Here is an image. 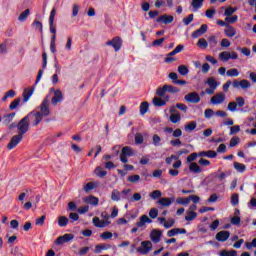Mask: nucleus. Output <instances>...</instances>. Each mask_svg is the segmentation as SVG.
<instances>
[{"mask_svg": "<svg viewBox=\"0 0 256 256\" xmlns=\"http://www.w3.org/2000/svg\"><path fill=\"white\" fill-rule=\"evenodd\" d=\"M63 101V92L61 90L57 89L54 91V96L51 99L52 105H57L58 103H61Z\"/></svg>", "mask_w": 256, "mask_h": 256, "instance_id": "a211bd4d", "label": "nucleus"}, {"mask_svg": "<svg viewBox=\"0 0 256 256\" xmlns=\"http://www.w3.org/2000/svg\"><path fill=\"white\" fill-rule=\"evenodd\" d=\"M23 141V135L18 134V135H14L10 142L7 145V149H9V151H11L12 149H15V147L18 146V144Z\"/></svg>", "mask_w": 256, "mask_h": 256, "instance_id": "1a4fd4ad", "label": "nucleus"}, {"mask_svg": "<svg viewBox=\"0 0 256 256\" xmlns=\"http://www.w3.org/2000/svg\"><path fill=\"white\" fill-rule=\"evenodd\" d=\"M34 92H35V87L25 88L23 92V102L27 103V101H29V99H31V97L33 96Z\"/></svg>", "mask_w": 256, "mask_h": 256, "instance_id": "5701e85b", "label": "nucleus"}, {"mask_svg": "<svg viewBox=\"0 0 256 256\" xmlns=\"http://www.w3.org/2000/svg\"><path fill=\"white\" fill-rule=\"evenodd\" d=\"M225 101V95L223 92L217 93L210 99L212 105H221Z\"/></svg>", "mask_w": 256, "mask_h": 256, "instance_id": "2eb2a0df", "label": "nucleus"}, {"mask_svg": "<svg viewBox=\"0 0 256 256\" xmlns=\"http://www.w3.org/2000/svg\"><path fill=\"white\" fill-rule=\"evenodd\" d=\"M195 219H197V212L188 211L187 215L185 216V221H195Z\"/></svg>", "mask_w": 256, "mask_h": 256, "instance_id": "c9c22d12", "label": "nucleus"}, {"mask_svg": "<svg viewBox=\"0 0 256 256\" xmlns=\"http://www.w3.org/2000/svg\"><path fill=\"white\" fill-rule=\"evenodd\" d=\"M146 223H153V220H151V218H149L147 215H142L140 220L136 222V227L141 229V227H145Z\"/></svg>", "mask_w": 256, "mask_h": 256, "instance_id": "412c9836", "label": "nucleus"}, {"mask_svg": "<svg viewBox=\"0 0 256 256\" xmlns=\"http://www.w3.org/2000/svg\"><path fill=\"white\" fill-rule=\"evenodd\" d=\"M134 141H135L136 145H142V143L145 141V139L143 138V134L136 133Z\"/></svg>", "mask_w": 256, "mask_h": 256, "instance_id": "de8ad7c7", "label": "nucleus"}, {"mask_svg": "<svg viewBox=\"0 0 256 256\" xmlns=\"http://www.w3.org/2000/svg\"><path fill=\"white\" fill-rule=\"evenodd\" d=\"M26 117H28L29 123H31L32 121V127H37V125H39V123L43 121L41 114L39 113V111H36V110L29 112L26 115Z\"/></svg>", "mask_w": 256, "mask_h": 256, "instance_id": "f03ea898", "label": "nucleus"}, {"mask_svg": "<svg viewBox=\"0 0 256 256\" xmlns=\"http://www.w3.org/2000/svg\"><path fill=\"white\" fill-rule=\"evenodd\" d=\"M94 173L97 175V177H100V179H103L104 177L107 176V171L103 170V167L98 166L95 170Z\"/></svg>", "mask_w": 256, "mask_h": 256, "instance_id": "c85d7f7f", "label": "nucleus"}, {"mask_svg": "<svg viewBox=\"0 0 256 256\" xmlns=\"http://www.w3.org/2000/svg\"><path fill=\"white\" fill-rule=\"evenodd\" d=\"M173 21H175V17H173L172 15H161L160 17H158L156 19L157 23H163L164 25H169L171 24Z\"/></svg>", "mask_w": 256, "mask_h": 256, "instance_id": "ddd939ff", "label": "nucleus"}, {"mask_svg": "<svg viewBox=\"0 0 256 256\" xmlns=\"http://www.w3.org/2000/svg\"><path fill=\"white\" fill-rule=\"evenodd\" d=\"M20 103H21V98H16L15 100H13L11 102V104L9 105L10 111H14V109H17V107H19Z\"/></svg>", "mask_w": 256, "mask_h": 256, "instance_id": "79ce46f5", "label": "nucleus"}, {"mask_svg": "<svg viewBox=\"0 0 256 256\" xmlns=\"http://www.w3.org/2000/svg\"><path fill=\"white\" fill-rule=\"evenodd\" d=\"M239 131H241V126H239V125L232 126L230 128L229 135H237V133H239Z\"/></svg>", "mask_w": 256, "mask_h": 256, "instance_id": "e2e57ef3", "label": "nucleus"}, {"mask_svg": "<svg viewBox=\"0 0 256 256\" xmlns=\"http://www.w3.org/2000/svg\"><path fill=\"white\" fill-rule=\"evenodd\" d=\"M41 118L49 117L51 115V109L49 108V99L44 98L42 103L40 104V111H38Z\"/></svg>", "mask_w": 256, "mask_h": 256, "instance_id": "20e7f679", "label": "nucleus"}, {"mask_svg": "<svg viewBox=\"0 0 256 256\" xmlns=\"http://www.w3.org/2000/svg\"><path fill=\"white\" fill-rule=\"evenodd\" d=\"M226 28L227 29L224 30L226 37H235V35H237V30H235L231 25L228 24Z\"/></svg>", "mask_w": 256, "mask_h": 256, "instance_id": "a878e982", "label": "nucleus"}, {"mask_svg": "<svg viewBox=\"0 0 256 256\" xmlns=\"http://www.w3.org/2000/svg\"><path fill=\"white\" fill-rule=\"evenodd\" d=\"M205 0H192V7L193 9H195V11H197L198 9H201V7H203V3Z\"/></svg>", "mask_w": 256, "mask_h": 256, "instance_id": "f704fd0d", "label": "nucleus"}, {"mask_svg": "<svg viewBox=\"0 0 256 256\" xmlns=\"http://www.w3.org/2000/svg\"><path fill=\"white\" fill-rule=\"evenodd\" d=\"M111 200L116 201V202L121 201V192H119V190H117V189L112 190Z\"/></svg>", "mask_w": 256, "mask_h": 256, "instance_id": "c756f323", "label": "nucleus"}, {"mask_svg": "<svg viewBox=\"0 0 256 256\" xmlns=\"http://www.w3.org/2000/svg\"><path fill=\"white\" fill-rule=\"evenodd\" d=\"M149 111V102H142L140 105V115H145Z\"/></svg>", "mask_w": 256, "mask_h": 256, "instance_id": "58836bf2", "label": "nucleus"}, {"mask_svg": "<svg viewBox=\"0 0 256 256\" xmlns=\"http://www.w3.org/2000/svg\"><path fill=\"white\" fill-rule=\"evenodd\" d=\"M235 11H237V8L228 7L224 11V16L225 17H231V15H233V13H235Z\"/></svg>", "mask_w": 256, "mask_h": 256, "instance_id": "13d9d810", "label": "nucleus"}, {"mask_svg": "<svg viewBox=\"0 0 256 256\" xmlns=\"http://www.w3.org/2000/svg\"><path fill=\"white\" fill-rule=\"evenodd\" d=\"M30 13H31V10H29V9L24 10V11L19 15L18 21H22V22L25 21V20L27 19V17H29Z\"/></svg>", "mask_w": 256, "mask_h": 256, "instance_id": "c03bdc74", "label": "nucleus"}, {"mask_svg": "<svg viewBox=\"0 0 256 256\" xmlns=\"http://www.w3.org/2000/svg\"><path fill=\"white\" fill-rule=\"evenodd\" d=\"M229 237H231V232H229L227 230H222L216 234V239L220 243H225V241H227L229 239Z\"/></svg>", "mask_w": 256, "mask_h": 256, "instance_id": "dca6fc26", "label": "nucleus"}, {"mask_svg": "<svg viewBox=\"0 0 256 256\" xmlns=\"http://www.w3.org/2000/svg\"><path fill=\"white\" fill-rule=\"evenodd\" d=\"M31 123L29 122V117L25 116L17 123L18 134L24 136L27 131H29Z\"/></svg>", "mask_w": 256, "mask_h": 256, "instance_id": "f257e3e1", "label": "nucleus"}, {"mask_svg": "<svg viewBox=\"0 0 256 256\" xmlns=\"http://www.w3.org/2000/svg\"><path fill=\"white\" fill-rule=\"evenodd\" d=\"M209 29V26L207 24H202L201 27L194 32H192V39H199L201 35H205L207 33V30Z\"/></svg>", "mask_w": 256, "mask_h": 256, "instance_id": "f8f14e48", "label": "nucleus"}, {"mask_svg": "<svg viewBox=\"0 0 256 256\" xmlns=\"http://www.w3.org/2000/svg\"><path fill=\"white\" fill-rule=\"evenodd\" d=\"M94 227H98L103 229V227H107V225H111V221L109 220H101L99 217H94L92 220Z\"/></svg>", "mask_w": 256, "mask_h": 256, "instance_id": "4468645a", "label": "nucleus"}, {"mask_svg": "<svg viewBox=\"0 0 256 256\" xmlns=\"http://www.w3.org/2000/svg\"><path fill=\"white\" fill-rule=\"evenodd\" d=\"M226 23L229 25V23L233 24V23H237V21H239V16L234 15V16H227L225 18Z\"/></svg>", "mask_w": 256, "mask_h": 256, "instance_id": "3c124183", "label": "nucleus"}, {"mask_svg": "<svg viewBox=\"0 0 256 256\" xmlns=\"http://www.w3.org/2000/svg\"><path fill=\"white\" fill-rule=\"evenodd\" d=\"M162 236H163V231H161L159 229H154L150 233V239L154 243H159V241H161Z\"/></svg>", "mask_w": 256, "mask_h": 256, "instance_id": "f3484780", "label": "nucleus"}, {"mask_svg": "<svg viewBox=\"0 0 256 256\" xmlns=\"http://www.w3.org/2000/svg\"><path fill=\"white\" fill-rule=\"evenodd\" d=\"M159 205L162 207H169L171 204L175 203V197H162L158 200Z\"/></svg>", "mask_w": 256, "mask_h": 256, "instance_id": "6ab92c4d", "label": "nucleus"}, {"mask_svg": "<svg viewBox=\"0 0 256 256\" xmlns=\"http://www.w3.org/2000/svg\"><path fill=\"white\" fill-rule=\"evenodd\" d=\"M197 47L200 49H207L209 47V42L205 38H200L197 42Z\"/></svg>", "mask_w": 256, "mask_h": 256, "instance_id": "72a5a7b5", "label": "nucleus"}, {"mask_svg": "<svg viewBox=\"0 0 256 256\" xmlns=\"http://www.w3.org/2000/svg\"><path fill=\"white\" fill-rule=\"evenodd\" d=\"M184 100L187 103L197 104L201 101V96H199V93L197 92H191L184 97Z\"/></svg>", "mask_w": 256, "mask_h": 256, "instance_id": "9d476101", "label": "nucleus"}, {"mask_svg": "<svg viewBox=\"0 0 256 256\" xmlns=\"http://www.w3.org/2000/svg\"><path fill=\"white\" fill-rule=\"evenodd\" d=\"M232 86L234 89H243L244 91H247V89H251V82L246 79H243L241 81L234 80L232 82Z\"/></svg>", "mask_w": 256, "mask_h": 256, "instance_id": "423d86ee", "label": "nucleus"}, {"mask_svg": "<svg viewBox=\"0 0 256 256\" xmlns=\"http://www.w3.org/2000/svg\"><path fill=\"white\" fill-rule=\"evenodd\" d=\"M153 249V244L151 241H142L141 247L137 248V252L140 253V255H149V251Z\"/></svg>", "mask_w": 256, "mask_h": 256, "instance_id": "0eeeda50", "label": "nucleus"}, {"mask_svg": "<svg viewBox=\"0 0 256 256\" xmlns=\"http://www.w3.org/2000/svg\"><path fill=\"white\" fill-rule=\"evenodd\" d=\"M219 255L220 256H236L237 252L236 250H230V251L223 250V251H220Z\"/></svg>", "mask_w": 256, "mask_h": 256, "instance_id": "603ef678", "label": "nucleus"}, {"mask_svg": "<svg viewBox=\"0 0 256 256\" xmlns=\"http://www.w3.org/2000/svg\"><path fill=\"white\" fill-rule=\"evenodd\" d=\"M220 61H223L224 63H227L229 59H231V53L224 51L219 54Z\"/></svg>", "mask_w": 256, "mask_h": 256, "instance_id": "473e14b6", "label": "nucleus"}, {"mask_svg": "<svg viewBox=\"0 0 256 256\" xmlns=\"http://www.w3.org/2000/svg\"><path fill=\"white\" fill-rule=\"evenodd\" d=\"M168 79H171L172 83L174 85H177V82L179 81V75H177V73H175V72H171L168 75Z\"/></svg>", "mask_w": 256, "mask_h": 256, "instance_id": "8fccbe9b", "label": "nucleus"}, {"mask_svg": "<svg viewBox=\"0 0 256 256\" xmlns=\"http://www.w3.org/2000/svg\"><path fill=\"white\" fill-rule=\"evenodd\" d=\"M165 93H167V88H165V85L163 87H159L157 90H156V95L158 97H165Z\"/></svg>", "mask_w": 256, "mask_h": 256, "instance_id": "6e6d98bb", "label": "nucleus"}, {"mask_svg": "<svg viewBox=\"0 0 256 256\" xmlns=\"http://www.w3.org/2000/svg\"><path fill=\"white\" fill-rule=\"evenodd\" d=\"M84 203H86V205H93V207H97V205H99V198L90 195V196H86L83 199Z\"/></svg>", "mask_w": 256, "mask_h": 256, "instance_id": "aec40b11", "label": "nucleus"}, {"mask_svg": "<svg viewBox=\"0 0 256 256\" xmlns=\"http://www.w3.org/2000/svg\"><path fill=\"white\" fill-rule=\"evenodd\" d=\"M176 203L178 204V205H189V197H187V198H181V197H179V198H177L176 199Z\"/></svg>", "mask_w": 256, "mask_h": 256, "instance_id": "052dcab7", "label": "nucleus"}, {"mask_svg": "<svg viewBox=\"0 0 256 256\" xmlns=\"http://www.w3.org/2000/svg\"><path fill=\"white\" fill-rule=\"evenodd\" d=\"M228 109L232 112L235 113L237 111V102L232 101L228 104Z\"/></svg>", "mask_w": 256, "mask_h": 256, "instance_id": "774afa93", "label": "nucleus"}, {"mask_svg": "<svg viewBox=\"0 0 256 256\" xmlns=\"http://www.w3.org/2000/svg\"><path fill=\"white\" fill-rule=\"evenodd\" d=\"M206 84L211 88V89H217L219 87V84L217 83V80L215 78L210 77L207 79Z\"/></svg>", "mask_w": 256, "mask_h": 256, "instance_id": "2f4dec72", "label": "nucleus"}, {"mask_svg": "<svg viewBox=\"0 0 256 256\" xmlns=\"http://www.w3.org/2000/svg\"><path fill=\"white\" fill-rule=\"evenodd\" d=\"M231 205H232L233 207H237V205H239V194L234 193V194L231 196Z\"/></svg>", "mask_w": 256, "mask_h": 256, "instance_id": "09e8293b", "label": "nucleus"}, {"mask_svg": "<svg viewBox=\"0 0 256 256\" xmlns=\"http://www.w3.org/2000/svg\"><path fill=\"white\" fill-rule=\"evenodd\" d=\"M73 239H75V235H73L71 233L64 234L56 239L55 244L63 245L64 243H69V241H73Z\"/></svg>", "mask_w": 256, "mask_h": 256, "instance_id": "9b49d317", "label": "nucleus"}, {"mask_svg": "<svg viewBox=\"0 0 256 256\" xmlns=\"http://www.w3.org/2000/svg\"><path fill=\"white\" fill-rule=\"evenodd\" d=\"M198 165H200V167H209V165H211V161L201 158L198 160Z\"/></svg>", "mask_w": 256, "mask_h": 256, "instance_id": "4d7b16f0", "label": "nucleus"}, {"mask_svg": "<svg viewBox=\"0 0 256 256\" xmlns=\"http://www.w3.org/2000/svg\"><path fill=\"white\" fill-rule=\"evenodd\" d=\"M56 14H57V10L53 8L49 16V27H50V33H52V35H57V28H55V25H54Z\"/></svg>", "mask_w": 256, "mask_h": 256, "instance_id": "6e6552de", "label": "nucleus"}, {"mask_svg": "<svg viewBox=\"0 0 256 256\" xmlns=\"http://www.w3.org/2000/svg\"><path fill=\"white\" fill-rule=\"evenodd\" d=\"M106 45L108 47H113L114 51L117 52L121 50V47H123V40L121 39V37L116 36L112 40L107 41Z\"/></svg>", "mask_w": 256, "mask_h": 256, "instance_id": "39448f33", "label": "nucleus"}, {"mask_svg": "<svg viewBox=\"0 0 256 256\" xmlns=\"http://www.w3.org/2000/svg\"><path fill=\"white\" fill-rule=\"evenodd\" d=\"M213 115H215V111H213V109L208 108L204 111V117L206 119H211V117H213Z\"/></svg>", "mask_w": 256, "mask_h": 256, "instance_id": "0e129e2a", "label": "nucleus"}, {"mask_svg": "<svg viewBox=\"0 0 256 256\" xmlns=\"http://www.w3.org/2000/svg\"><path fill=\"white\" fill-rule=\"evenodd\" d=\"M161 195H162V193H161V191H159V190H154V191H152L151 193H150V197L152 198V199H159L160 197H161Z\"/></svg>", "mask_w": 256, "mask_h": 256, "instance_id": "338daca9", "label": "nucleus"}, {"mask_svg": "<svg viewBox=\"0 0 256 256\" xmlns=\"http://www.w3.org/2000/svg\"><path fill=\"white\" fill-rule=\"evenodd\" d=\"M184 129H185V131H190V132L195 131V129H197V122L192 121V122L187 123L184 126Z\"/></svg>", "mask_w": 256, "mask_h": 256, "instance_id": "e433bc0d", "label": "nucleus"}, {"mask_svg": "<svg viewBox=\"0 0 256 256\" xmlns=\"http://www.w3.org/2000/svg\"><path fill=\"white\" fill-rule=\"evenodd\" d=\"M178 73L182 76L189 75V68L185 65L178 66Z\"/></svg>", "mask_w": 256, "mask_h": 256, "instance_id": "ea45409f", "label": "nucleus"}, {"mask_svg": "<svg viewBox=\"0 0 256 256\" xmlns=\"http://www.w3.org/2000/svg\"><path fill=\"white\" fill-rule=\"evenodd\" d=\"M159 215V210L157 208H152L149 212V217L151 219H157V216Z\"/></svg>", "mask_w": 256, "mask_h": 256, "instance_id": "69168bd1", "label": "nucleus"}, {"mask_svg": "<svg viewBox=\"0 0 256 256\" xmlns=\"http://www.w3.org/2000/svg\"><path fill=\"white\" fill-rule=\"evenodd\" d=\"M197 157H199V152H194L192 154H190L187 158L186 161L187 163H193V161H195L197 159Z\"/></svg>", "mask_w": 256, "mask_h": 256, "instance_id": "bf43d9fd", "label": "nucleus"}, {"mask_svg": "<svg viewBox=\"0 0 256 256\" xmlns=\"http://www.w3.org/2000/svg\"><path fill=\"white\" fill-rule=\"evenodd\" d=\"M171 123H179L181 121V114L179 112L170 115Z\"/></svg>", "mask_w": 256, "mask_h": 256, "instance_id": "a19ab883", "label": "nucleus"}, {"mask_svg": "<svg viewBox=\"0 0 256 256\" xmlns=\"http://www.w3.org/2000/svg\"><path fill=\"white\" fill-rule=\"evenodd\" d=\"M127 181H129V183H138V181H141V176L137 174L128 176Z\"/></svg>", "mask_w": 256, "mask_h": 256, "instance_id": "864d4df0", "label": "nucleus"}, {"mask_svg": "<svg viewBox=\"0 0 256 256\" xmlns=\"http://www.w3.org/2000/svg\"><path fill=\"white\" fill-rule=\"evenodd\" d=\"M189 171L195 175H199V173H203V168H201L197 162H191L189 165Z\"/></svg>", "mask_w": 256, "mask_h": 256, "instance_id": "4be33fe9", "label": "nucleus"}, {"mask_svg": "<svg viewBox=\"0 0 256 256\" xmlns=\"http://www.w3.org/2000/svg\"><path fill=\"white\" fill-rule=\"evenodd\" d=\"M93 189H95V183H93V182H88V183L84 186V191H85V193H89V191H93Z\"/></svg>", "mask_w": 256, "mask_h": 256, "instance_id": "680f3d73", "label": "nucleus"}, {"mask_svg": "<svg viewBox=\"0 0 256 256\" xmlns=\"http://www.w3.org/2000/svg\"><path fill=\"white\" fill-rule=\"evenodd\" d=\"M152 103L154 107H165V105H167V101L159 97H154Z\"/></svg>", "mask_w": 256, "mask_h": 256, "instance_id": "393cba45", "label": "nucleus"}, {"mask_svg": "<svg viewBox=\"0 0 256 256\" xmlns=\"http://www.w3.org/2000/svg\"><path fill=\"white\" fill-rule=\"evenodd\" d=\"M199 157L203 159V157H207L208 159H215L217 157V152L213 150L201 151L199 152Z\"/></svg>", "mask_w": 256, "mask_h": 256, "instance_id": "b1692460", "label": "nucleus"}, {"mask_svg": "<svg viewBox=\"0 0 256 256\" xmlns=\"http://www.w3.org/2000/svg\"><path fill=\"white\" fill-rule=\"evenodd\" d=\"M234 169L237 170L238 173H245V171H247V166L243 163L234 162Z\"/></svg>", "mask_w": 256, "mask_h": 256, "instance_id": "cd10ccee", "label": "nucleus"}, {"mask_svg": "<svg viewBox=\"0 0 256 256\" xmlns=\"http://www.w3.org/2000/svg\"><path fill=\"white\" fill-rule=\"evenodd\" d=\"M227 77H239V70L237 68H232L227 70L226 72Z\"/></svg>", "mask_w": 256, "mask_h": 256, "instance_id": "37998d69", "label": "nucleus"}, {"mask_svg": "<svg viewBox=\"0 0 256 256\" xmlns=\"http://www.w3.org/2000/svg\"><path fill=\"white\" fill-rule=\"evenodd\" d=\"M165 89L168 93H172V94L179 93V88L173 85L165 84Z\"/></svg>", "mask_w": 256, "mask_h": 256, "instance_id": "49530a36", "label": "nucleus"}, {"mask_svg": "<svg viewBox=\"0 0 256 256\" xmlns=\"http://www.w3.org/2000/svg\"><path fill=\"white\" fill-rule=\"evenodd\" d=\"M135 155V151L131 146H125L122 148L120 153V161L121 163H129V159L127 157H133Z\"/></svg>", "mask_w": 256, "mask_h": 256, "instance_id": "7ed1b4c3", "label": "nucleus"}, {"mask_svg": "<svg viewBox=\"0 0 256 256\" xmlns=\"http://www.w3.org/2000/svg\"><path fill=\"white\" fill-rule=\"evenodd\" d=\"M58 225L59 227H67V225H69V218L66 216L58 217Z\"/></svg>", "mask_w": 256, "mask_h": 256, "instance_id": "7c9ffc66", "label": "nucleus"}, {"mask_svg": "<svg viewBox=\"0 0 256 256\" xmlns=\"http://www.w3.org/2000/svg\"><path fill=\"white\" fill-rule=\"evenodd\" d=\"M15 118V112H12L10 114H6L4 116L3 125H9L11 120Z\"/></svg>", "mask_w": 256, "mask_h": 256, "instance_id": "4c0bfd02", "label": "nucleus"}, {"mask_svg": "<svg viewBox=\"0 0 256 256\" xmlns=\"http://www.w3.org/2000/svg\"><path fill=\"white\" fill-rule=\"evenodd\" d=\"M107 249H111V245H109V244H97L95 246L94 253L99 254V253H101V251H105Z\"/></svg>", "mask_w": 256, "mask_h": 256, "instance_id": "bb28decb", "label": "nucleus"}, {"mask_svg": "<svg viewBox=\"0 0 256 256\" xmlns=\"http://www.w3.org/2000/svg\"><path fill=\"white\" fill-rule=\"evenodd\" d=\"M193 19H195V15L189 14L187 17L183 18L182 23L186 26L191 25V23H193Z\"/></svg>", "mask_w": 256, "mask_h": 256, "instance_id": "a18cd8bd", "label": "nucleus"}, {"mask_svg": "<svg viewBox=\"0 0 256 256\" xmlns=\"http://www.w3.org/2000/svg\"><path fill=\"white\" fill-rule=\"evenodd\" d=\"M152 143L155 147H159V145H161V137L157 134H154L152 136Z\"/></svg>", "mask_w": 256, "mask_h": 256, "instance_id": "5fc2aeb1", "label": "nucleus"}]
</instances>
